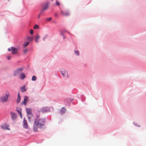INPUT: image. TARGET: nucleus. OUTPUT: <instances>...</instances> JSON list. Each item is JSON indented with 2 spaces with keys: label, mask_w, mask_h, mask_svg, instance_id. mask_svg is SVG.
Instances as JSON below:
<instances>
[{
  "label": "nucleus",
  "mask_w": 146,
  "mask_h": 146,
  "mask_svg": "<svg viewBox=\"0 0 146 146\" xmlns=\"http://www.w3.org/2000/svg\"><path fill=\"white\" fill-rule=\"evenodd\" d=\"M55 15V16H57V15L56 14Z\"/></svg>",
  "instance_id": "obj_34"
},
{
  "label": "nucleus",
  "mask_w": 146,
  "mask_h": 146,
  "mask_svg": "<svg viewBox=\"0 0 146 146\" xmlns=\"http://www.w3.org/2000/svg\"><path fill=\"white\" fill-rule=\"evenodd\" d=\"M50 110L49 108L48 107H43L41 110V111L43 113H45L49 111Z\"/></svg>",
  "instance_id": "obj_6"
},
{
  "label": "nucleus",
  "mask_w": 146,
  "mask_h": 146,
  "mask_svg": "<svg viewBox=\"0 0 146 146\" xmlns=\"http://www.w3.org/2000/svg\"><path fill=\"white\" fill-rule=\"evenodd\" d=\"M10 114L11 116L12 119H15L16 118L17 115L15 113L13 112L12 111H11L10 112Z\"/></svg>",
  "instance_id": "obj_9"
},
{
  "label": "nucleus",
  "mask_w": 146,
  "mask_h": 146,
  "mask_svg": "<svg viewBox=\"0 0 146 146\" xmlns=\"http://www.w3.org/2000/svg\"><path fill=\"white\" fill-rule=\"evenodd\" d=\"M27 40L29 41H32L33 40V37H32L29 36L27 38Z\"/></svg>",
  "instance_id": "obj_18"
},
{
  "label": "nucleus",
  "mask_w": 146,
  "mask_h": 146,
  "mask_svg": "<svg viewBox=\"0 0 146 146\" xmlns=\"http://www.w3.org/2000/svg\"><path fill=\"white\" fill-rule=\"evenodd\" d=\"M42 12L41 11V12L39 13V14H38V18L39 19L40 16V15L42 13Z\"/></svg>",
  "instance_id": "obj_26"
},
{
  "label": "nucleus",
  "mask_w": 146,
  "mask_h": 146,
  "mask_svg": "<svg viewBox=\"0 0 146 146\" xmlns=\"http://www.w3.org/2000/svg\"><path fill=\"white\" fill-rule=\"evenodd\" d=\"M29 42H26L24 43L23 45L24 47H26L29 44Z\"/></svg>",
  "instance_id": "obj_20"
},
{
  "label": "nucleus",
  "mask_w": 146,
  "mask_h": 146,
  "mask_svg": "<svg viewBox=\"0 0 146 146\" xmlns=\"http://www.w3.org/2000/svg\"><path fill=\"white\" fill-rule=\"evenodd\" d=\"M40 36L38 35H37L36 36L35 41L36 43H38V40L40 38Z\"/></svg>",
  "instance_id": "obj_17"
},
{
  "label": "nucleus",
  "mask_w": 146,
  "mask_h": 146,
  "mask_svg": "<svg viewBox=\"0 0 146 146\" xmlns=\"http://www.w3.org/2000/svg\"><path fill=\"white\" fill-rule=\"evenodd\" d=\"M36 76H33L32 78V81H35L36 80Z\"/></svg>",
  "instance_id": "obj_21"
},
{
  "label": "nucleus",
  "mask_w": 146,
  "mask_h": 146,
  "mask_svg": "<svg viewBox=\"0 0 146 146\" xmlns=\"http://www.w3.org/2000/svg\"><path fill=\"white\" fill-rule=\"evenodd\" d=\"M49 3H46L43 7V8L41 11L43 12L45 11L49 7Z\"/></svg>",
  "instance_id": "obj_5"
},
{
  "label": "nucleus",
  "mask_w": 146,
  "mask_h": 146,
  "mask_svg": "<svg viewBox=\"0 0 146 146\" xmlns=\"http://www.w3.org/2000/svg\"><path fill=\"white\" fill-rule=\"evenodd\" d=\"M28 101V97L27 96H25L24 98V100L23 102L22 103V104H24L25 105H26L27 102Z\"/></svg>",
  "instance_id": "obj_7"
},
{
  "label": "nucleus",
  "mask_w": 146,
  "mask_h": 146,
  "mask_svg": "<svg viewBox=\"0 0 146 146\" xmlns=\"http://www.w3.org/2000/svg\"><path fill=\"white\" fill-rule=\"evenodd\" d=\"M23 127L25 129H27L28 128V125L27 120L25 118H24L23 122Z\"/></svg>",
  "instance_id": "obj_4"
},
{
  "label": "nucleus",
  "mask_w": 146,
  "mask_h": 146,
  "mask_svg": "<svg viewBox=\"0 0 146 146\" xmlns=\"http://www.w3.org/2000/svg\"><path fill=\"white\" fill-rule=\"evenodd\" d=\"M52 1H53V0H51Z\"/></svg>",
  "instance_id": "obj_35"
},
{
  "label": "nucleus",
  "mask_w": 146,
  "mask_h": 146,
  "mask_svg": "<svg viewBox=\"0 0 146 146\" xmlns=\"http://www.w3.org/2000/svg\"><path fill=\"white\" fill-rule=\"evenodd\" d=\"M17 70L18 71H19L20 72L23 70V68H20L18 69Z\"/></svg>",
  "instance_id": "obj_23"
},
{
  "label": "nucleus",
  "mask_w": 146,
  "mask_h": 146,
  "mask_svg": "<svg viewBox=\"0 0 146 146\" xmlns=\"http://www.w3.org/2000/svg\"><path fill=\"white\" fill-rule=\"evenodd\" d=\"M61 73L62 75L64 77H66L68 76L67 72L65 70H63L61 71Z\"/></svg>",
  "instance_id": "obj_10"
},
{
  "label": "nucleus",
  "mask_w": 146,
  "mask_h": 146,
  "mask_svg": "<svg viewBox=\"0 0 146 146\" xmlns=\"http://www.w3.org/2000/svg\"><path fill=\"white\" fill-rule=\"evenodd\" d=\"M20 90L22 92H24L26 91V86L24 85L20 88Z\"/></svg>",
  "instance_id": "obj_13"
},
{
  "label": "nucleus",
  "mask_w": 146,
  "mask_h": 146,
  "mask_svg": "<svg viewBox=\"0 0 146 146\" xmlns=\"http://www.w3.org/2000/svg\"><path fill=\"white\" fill-rule=\"evenodd\" d=\"M66 111V109L65 108H62L60 110V113L62 114H63L64 113H65Z\"/></svg>",
  "instance_id": "obj_14"
},
{
  "label": "nucleus",
  "mask_w": 146,
  "mask_h": 146,
  "mask_svg": "<svg viewBox=\"0 0 146 146\" xmlns=\"http://www.w3.org/2000/svg\"><path fill=\"white\" fill-rule=\"evenodd\" d=\"M9 125L7 124H4L1 126V127L3 129L10 130V129L9 128Z\"/></svg>",
  "instance_id": "obj_8"
},
{
  "label": "nucleus",
  "mask_w": 146,
  "mask_h": 146,
  "mask_svg": "<svg viewBox=\"0 0 146 146\" xmlns=\"http://www.w3.org/2000/svg\"><path fill=\"white\" fill-rule=\"evenodd\" d=\"M47 35L45 36L43 38V40H45V39L47 37Z\"/></svg>",
  "instance_id": "obj_31"
},
{
  "label": "nucleus",
  "mask_w": 146,
  "mask_h": 146,
  "mask_svg": "<svg viewBox=\"0 0 146 146\" xmlns=\"http://www.w3.org/2000/svg\"><path fill=\"white\" fill-rule=\"evenodd\" d=\"M20 72L17 70H16L14 72V76H16L19 74Z\"/></svg>",
  "instance_id": "obj_19"
},
{
  "label": "nucleus",
  "mask_w": 146,
  "mask_h": 146,
  "mask_svg": "<svg viewBox=\"0 0 146 146\" xmlns=\"http://www.w3.org/2000/svg\"><path fill=\"white\" fill-rule=\"evenodd\" d=\"M39 115H37V119H35L33 125V130L35 132L38 131V129H41L44 127L45 120L42 119H40Z\"/></svg>",
  "instance_id": "obj_1"
},
{
  "label": "nucleus",
  "mask_w": 146,
  "mask_h": 146,
  "mask_svg": "<svg viewBox=\"0 0 146 146\" xmlns=\"http://www.w3.org/2000/svg\"><path fill=\"white\" fill-rule=\"evenodd\" d=\"M61 14L65 16H67L69 15V13L67 11H61Z\"/></svg>",
  "instance_id": "obj_11"
},
{
  "label": "nucleus",
  "mask_w": 146,
  "mask_h": 146,
  "mask_svg": "<svg viewBox=\"0 0 146 146\" xmlns=\"http://www.w3.org/2000/svg\"><path fill=\"white\" fill-rule=\"evenodd\" d=\"M74 52H75V54H76L78 56L79 55V51H78V50L75 51H74Z\"/></svg>",
  "instance_id": "obj_24"
},
{
  "label": "nucleus",
  "mask_w": 146,
  "mask_h": 146,
  "mask_svg": "<svg viewBox=\"0 0 146 146\" xmlns=\"http://www.w3.org/2000/svg\"><path fill=\"white\" fill-rule=\"evenodd\" d=\"M8 50L9 51H12V54H16L17 53V49L14 47H12L11 48H9L8 49Z\"/></svg>",
  "instance_id": "obj_3"
},
{
  "label": "nucleus",
  "mask_w": 146,
  "mask_h": 146,
  "mask_svg": "<svg viewBox=\"0 0 146 146\" xmlns=\"http://www.w3.org/2000/svg\"><path fill=\"white\" fill-rule=\"evenodd\" d=\"M8 1H9V0H8Z\"/></svg>",
  "instance_id": "obj_36"
},
{
  "label": "nucleus",
  "mask_w": 146,
  "mask_h": 146,
  "mask_svg": "<svg viewBox=\"0 0 146 146\" xmlns=\"http://www.w3.org/2000/svg\"><path fill=\"white\" fill-rule=\"evenodd\" d=\"M21 97L20 96L19 94V93L18 94L17 102L18 103L21 100Z\"/></svg>",
  "instance_id": "obj_16"
},
{
  "label": "nucleus",
  "mask_w": 146,
  "mask_h": 146,
  "mask_svg": "<svg viewBox=\"0 0 146 146\" xmlns=\"http://www.w3.org/2000/svg\"><path fill=\"white\" fill-rule=\"evenodd\" d=\"M56 4L57 5H59L60 4V3L57 1H56Z\"/></svg>",
  "instance_id": "obj_30"
},
{
  "label": "nucleus",
  "mask_w": 146,
  "mask_h": 146,
  "mask_svg": "<svg viewBox=\"0 0 146 146\" xmlns=\"http://www.w3.org/2000/svg\"><path fill=\"white\" fill-rule=\"evenodd\" d=\"M26 110L27 114H30L31 113V109L28 108H26Z\"/></svg>",
  "instance_id": "obj_15"
},
{
  "label": "nucleus",
  "mask_w": 146,
  "mask_h": 146,
  "mask_svg": "<svg viewBox=\"0 0 146 146\" xmlns=\"http://www.w3.org/2000/svg\"><path fill=\"white\" fill-rule=\"evenodd\" d=\"M33 32H34V31L33 29H31L30 30V34L31 35H32L33 34Z\"/></svg>",
  "instance_id": "obj_25"
},
{
  "label": "nucleus",
  "mask_w": 146,
  "mask_h": 146,
  "mask_svg": "<svg viewBox=\"0 0 146 146\" xmlns=\"http://www.w3.org/2000/svg\"><path fill=\"white\" fill-rule=\"evenodd\" d=\"M17 111L19 113H21V109L19 110H17Z\"/></svg>",
  "instance_id": "obj_29"
},
{
  "label": "nucleus",
  "mask_w": 146,
  "mask_h": 146,
  "mask_svg": "<svg viewBox=\"0 0 146 146\" xmlns=\"http://www.w3.org/2000/svg\"><path fill=\"white\" fill-rule=\"evenodd\" d=\"M19 114L20 115V117H21V118H22V115L21 113H19Z\"/></svg>",
  "instance_id": "obj_33"
},
{
  "label": "nucleus",
  "mask_w": 146,
  "mask_h": 146,
  "mask_svg": "<svg viewBox=\"0 0 146 146\" xmlns=\"http://www.w3.org/2000/svg\"><path fill=\"white\" fill-rule=\"evenodd\" d=\"M7 58V60H9L11 59V56H8Z\"/></svg>",
  "instance_id": "obj_27"
},
{
  "label": "nucleus",
  "mask_w": 146,
  "mask_h": 146,
  "mask_svg": "<svg viewBox=\"0 0 146 146\" xmlns=\"http://www.w3.org/2000/svg\"><path fill=\"white\" fill-rule=\"evenodd\" d=\"M51 19L52 18L51 17L47 18L46 19V20L48 21H49L51 20Z\"/></svg>",
  "instance_id": "obj_28"
},
{
  "label": "nucleus",
  "mask_w": 146,
  "mask_h": 146,
  "mask_svg": "<svg viewBox=\"0 0 146 146\" xmlns=\"http://www.w3.org/2000/svg\"><path fill=\"white\" fill-rule=\"evenodd\" d=\"M19 78L21 80L24 79L25 77V76L24 73H21L19 76Z\"/></svg>",
  "instance_id": "obj_12"
},
{
  "label": "nucleus",
  "mask_w": 146,
  "mask_h": 146,
  "mask_svg": "<svg viewBox=\"0 0 146 146\" xmlns=\"http://www.w3.org/2000/svg\"><path fill=\"white\" fill-rule=\"evenodd\" d=\"M9 96V92H7L5 96L0 97V102L2 103L7 102L8 100Z\"/></svg>",
  "instance_id": "obj_2"
},
{
  "label": "nucleus",
  "mask_w": 146,
  "mask_h": 146,
  "mask_svg": "<svg viewBox=\"0 0 146 146\" xmlns=\"http://www.w3.org/2000/svg\"><path fill=\"white\" fill-rule=\"evenodd\" d=\"M39 28V26L37 25H35L34 27V29H38Z\"/></svg>",
  "instance_id": "obj_22"
},
{
  "label": "nucleus",
  "mask_w": 146,
  "mask_h": 146,
  "mask_svg": "<svg viewBox=\"0 0 146 146\" xmlns=\"http://www.w3.org/2000/svg\"><path fill=\"white\" fill-rule=\"evenodd\" d=\"M27 51V49H25L24 50V53H26Z\"/></svg>",
  "instance_id": "obj_32"
}]
</instances>
